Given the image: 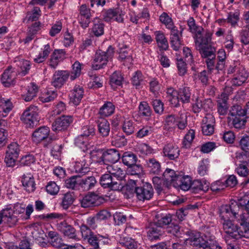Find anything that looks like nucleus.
<instances>
[{
    "instance_id": "1",
    "label": "nucleus",
    "mask_w": 249,
    "mask_h": 249,
    "mask_svg": "<svg viewBox=\"0 0 249 249\" xmlns=\"http://www.w3.org/2000/svg\"><path fill=\"white\" fill-rule=\"evenodd\" d=\"M114 53V48L111 46H109L106 51L99 49L95 55L93 69L97 70L102 68L112 58Z\"/></svg>"
},
{
    "instance_id": "2",
    "label": "nucleus",
    "mask_w": 249,
    "mask_h": 249,
    "mask_svg": "<svg viewBox=\"0 0 249 249\" xmlns=\"http://www.w3.org/2000/svg\"><path fill=\"white\" fill-rule=\"evenodd\" d=\"M186 244H190L195 249H222L217 243L211 244L199 235L193 234L185 240Z\"/></svg>"
},
{
    "instance_id": "3",
    "label": "nucleus",
    "mask_w": 249,
    "mask_h": 249,
    "mask_svg": "<svg viewBox=\"0 0 249 249\" xmlns=\"http://www.w3.org/2000/svg\"><path fill=\"white\" fill-rule=\"evenodd\" d=\"M36 107L32 106L28 107L23 113L21 120L26 124V127H34L38 124L39 118Z\"/></svg>"
},
{
    "instance_id": "4",
    "label": "nucleus",
    "mask_w": 249,
    "mask_h": 249,
    "mask_svg": "<svg viewBox=\"0 0 249 249\" xmlns=\"http://www.w3.org/2000/svg\"><path fill=\"white\" fill-rule=\"evenodd\" d=\"M132 184H134L135 186V192L138 198L140 200L144 201L149 200L153 196V189L152 185L147 182L144 183L142 186L136 187V182L134 180H131Z\"/></svg>"
},
{
    "instance_id": "5",
    "label": "nucleus",
    "mask_w": 249,
    "mask_h": 249,
    "mask_svg": "<svg viewBox=\"0 0 249 249\" xmlns=\"http://www.w3.org/2000/svg\"><path fill=\"white\" fill-rule=\"evenodd\" d=\"M222 225L224 231L231 237L235 239L244 237L240 227L233 223L231 220L229 219H224Z\"/></svg>"
},
{
    "instance_id": "6",
    "label": "nucleus",
    "mask_w": 249,
    "mask_h": 249,
    "mask_svg": "<svg viewBox=\"0 0 249 249\" xmlns=\"http://www.w3.org/2000/svg\"><path fill=\"white\" fill-rule=\"evenodd\" d=\"M104 199L94 193H89L80 200V205L82 208H89L100 205Z\"/></svg>"
},
{
    "instance_id": "7",
    "label": "nucleus",
    "mask_w": 249,
    "mask_h": 249,
    "mask_svg": "<svg viewBox=\"0 0 249 249\" xmlns=\"http://www.w3.org/2000/svg\"><path fill=\"white\" fill-rule=\"evenodd\" d=\"M100 183L104 188H110L114 191L120 190L123 188L120 180L113 178L109 174L102 175L100 178Z\"/></svg>"
},
{
    "instance_id": "8",
    "label": "nucleus",
    "mask_w": 249,
    "mask_h": 249,
    "mask_svg": "<svg viewBox=\"0 0 249 249\" xmlns=\"http://www.w3.org/2000/svg\"><path fill=\"white\" fill-rule=\"evenodd\" d=\"M19 152L18 144L17 143L12 142L8 145L4 160L7 166L12 167L15 165Z\"/></svg>"
},
{
    "instance_id": "9",
    "label": "nucleus",
    "mask_w": 249,
    "mask_h": 249,
    "mask_svg": "<svg viewBox=\"0 0 249 249\" xmlns=\"http://www.w3.org/2000/svg\"><path fill=\"white\" fill-rule=\"evenodd\" d=\"M72 122L70 116H62L55 119L52 124V129L54 131H63L67 129Z\"/></svg>"
},
{
    "instance_id": "10",
    "label": "nucleus",
    "mask_w": 249,
    "mask_h": 249,
    "mask_svg": "<svg viewBox=\"0 0 249 249\" xmlns=\"http://www.w3.org/2000/svg\"><path fill=\"white\" fill-rule=\"evenodd\" d=\"M49 129L46 126H42L36 129L32 134L33 141L38 143L42 141L46 140L48 142L52 141V139L48 137Z\"/></svg>"
},
{
    "instance_id": "11",
    "label": "nucleus",
    "mask_w": 249,
    "mask_h": 249,
    "mask_svg": "<svg viewBox=\"0 0 249 249\" xmlns=\"http://www.w3.org/2000/svg\"><path fill=\"white\" fill-rule=\"evenodd\" d=\"M57 229L63 234L64 236L73 239H76L77 238L76 230L65 221L58 223L57 225Z\"/></svg>"
},
{
    "instance_id": "12",
    "label": "nucleus",
    "mask_w": 249,
    "mask_h": 249,
    "mask_svg": "<svg viewBox=\"0 0 249 249\" xmlns=\"http://www.w3.org/2000/svg\"><path fill=\"white\" fill-rule=\"evenodd\" d=\"M17 72L12 67H9L3 73L1 76V82L5 87H9L15 84Z\"/></svg>"
},
{
    "instance_id": "13",
    "label": "nucleus",
    "mask_w": 249,
    "mask_h": 249,
    "mask_svg": "<svg viewBox=\"0 0 249 249\" xmlns=\"http://www.w3.org/2000/svg\"><path fill=\"white\" fill-rule=\"evenodd\" d=\"M79 11L81 17L79 23L83 28L85 29L89 26L90 23V18L91 16L90 10L86 5L82 4L80 7Z\"/></svg>"
},
{
    "instance_id": "14",
    "label": "nucleus",
    "mask_w": 249,
    "mask_h": 249,
    "mask_svg": "<svg viewBox=\"0 0 249 249\" xmlns=\"http://www.w3.org/2000/svg\"><path fill=\"white\" fill-rule=\"evenodd\" d=\"M203 29H199L197 34L195 35V43L196 48L209 45L211 40V34L206 33L204 36L202 35Z\"/></svg>"
},
{
    "instance_id": "15",
    "label": "nucleus",
    "mask_w": 249,
    "mask_h": 249,
    "mask_svg": "<svg viewBox=\"0 0 249 249\" xmlns=\"http://www.w3.org/2000/svg\"><path fill=\"white\" fill-rule=\"evenodd\" d=\"M69 76L68 71H55L53 75L52 85L55 88H60L66 81Z\"/></svg>"
},
{
    "instance_id": "16",
    "label": "nucleus",
    "mask_w": 249,
    "mask_h": 249,
    "mask_svg": "<svg viewBox=\"0 0 249 249\" xmlns=\"http://www.w3.org/2000/svg\"><path fill=\"white\" fill-rule=\"evenodd\" d=\"M3 223L6 224L10 227L15 226L18 221L17 216L14 214L13 210L11 209L3 210Z\"/></svg>"
},
{
    "instance_id": "17",
    "label": "nucleus",
    "mask_w": 249,
    "mask_h": 249,
    "mask_svg": "<svg viewBox=\"0 0 249 249\" xmlns=\"http://www.w3.org/2000/svg\"><path fill=\"white\" fill-rule=\"evenodd\" d=\"M164 233L163 229L159 226L154 221L149 224L147 234L151 240L159 238Z\"/></svg>"
},
{
    "instance_id": "18",
    "label": "nucleus",
    "mask_w": 249,
    "mask_h": 249,
    "mask_svg": "<svg viewBox=\"0 0 249 249\" xmlns=\"http://www.w3.org/2000/svg\"><path fill=\"white\" fill-rule=\"evenodd\" d=\"M95 178L93 176L87 177L79 179V187L82 190L88 191L92 189L96 184Z\"/></svg>"
},
{
    "instance_id": "19",
    "label": "nucleus",
    "mask_w": 249,
    "mask_h": 249,
    "mask_svg": "<svg viewBox=\"0 0 249 249\" xmlns=\"http://www.w3.org/2000/svg\"><path fill=\"white\" fill-rule=\"evenodd\" d=\"M192 180L189 176H182L177 177L176 182L174 184V187L179 188L183 191H187L191 189Z\"/></svg>"
},
{
    "instance_id": "20",
    "label": "nucleus",
    "mask_w": 249,
    "mask_h": 249,
    "mask_svg": "<svg viewBox=\"0 0 249 249\" xmlns=\"http://www.w3.org/2000/svg\"><path fill=\"white\" fill-rule=\"evenodd\" d=\"M240 225L241 230L242 231L243 237L249 238V213H243L240 215L238 219Z\"/></svg>"
},
{
    "instance_id": "21",
    "label": "nucleus",
    "mask_w": 249,
    "mask_h": 249,
    "mask_svg": "<svg viewBox=\"0 0 249 249\" xmlns=\"http://www.w3.org/2000/svg\"><path fill=\"white\" fill-rule=\"evenodd\" d=\"M180 175L177 174L173 170L166 169L163 174L164 182H165V187L169 188L171 185L174 186V184L176 182L177 177H180Z\"/></svg>"
},
{
    "instance_id": "22",
    "label": "nucleus",
    "mask_w": 249,
    "mask_h": 249,
    "mask_svg": "<svg viewBox=\"0 0 249 249\" xmlns=\"http://www.w3.org/2000/svg\"><path fill=\"white\" fill-rule=\"evenodd\" d=\"M179 150L177 146L171 144H167L163 148V152L164 156L171 160L178 158L179 155Z\"/></svg>"
},
{
    "instance_id": "23",
    "label": "nucleus",
    "mask_w": 249,
    "mask_h": 249,
    "mask_svg": "<svg viewBox=\"0 0 249 249\" xmlns=\"http://www.w3.org/2000/svg\"><path fill=\"white\" fill-rule=\"evenodd\" d=\"M107 169L108 174L113 175L116 178L115 179H119L121 183V180L124 177V173L120 167L115 163L108 165Z\"/></svg>"
},
{
    "instance_id": "24",
    "label": "nucleus",
    "mask_w": 249,
    "mask_h": 249,
    "mask_svg": "<svg viewBox=\"0 0 249 249\" xmlns=\"http://www.w3.org/2000/svg\"><path fill=\"white\" fill-rule=\"evenodd\" d=\"M22 185L28 192H32L35 190V183L33 176L30 174L24 175L21 180Z\"/></svg>"
},
{
    "instance_id": "25",
    "label": "nucleus",
    "mask_w": 249,
    "mask_h": 249,
    "mask_svg": "<svg viewBox=\"0 0 249 249\" xmlns=\"http://www.w3.org/2000/svg\"><path fill=\"white\" fill-rule=\"evenodd\" d=\"M248 77V73L244 70H241L234 75L231 82L232 86H240L246 82Z\"/></svg>"
},
{
    "instance_id": "26",
    "label": "nucleus",
    "mask_w": 249,
    "mask_h": 249,
    "mask_svg": "<svg viewBox=\"0 0 249 249\" xmlns=\"http://www.w3.org/2000/svg\"><path fill=\"white\" fill-rule=\"evenodd\" d=\"M120 158V154L115 149H110L105 151L104 162L115 163Z\"/></svg>"
},
{
    "instance_id": "27",
    "label": "nucleus",
    "mask_w": 249,
    "mask_h": 249,
    "mask_svg": "<svg viewBox=\"0 0 249 249\" xmlns=\"http://www.w3.org/2000/svg\"><path fill=\"white\" fill-rule=\"evenodd\" d=\"M84 90L80 86L75 87L72 90L70 96V101L75 105H78L80 103L83 96Z\"/></svg>"
},
{
    "instance_id": "28",
    "label": "nucleus",
    "mask_w": 249,
    "mask_h": 249,
    "mask_svg": "<svg viewBox=\"0 0 249 249\" xmlns=\"http://www.w3.org/2000/svg\"><path fill=\"white\" fill-rule=\"evenodd\" d=\"M191 189L195 193L200 191L206 192L209 189V183L206 181L202 182L200 180H195L192 182Z\"/></svg>"
},
{
    "instance_id": "29",
    "label": "nucleus",
    "mask_w": 249,
    "mask_h": 249,
    "mask_svg": "<svg viewBox=\"0 0 249 249\" xmlns=\"http://www.w3.org/2000/svg\"><path fill=\"white\" fill-rule=\"evenodd\" d=\"M200 53L201 54L202 57L208 58L210 57H215V49L212 47L211 45L207 46H204L203 47L196 48Z\"/></svg>"
},
{
    "instance_id": "30",
    "label": "nucleus",
    "mask_w": 249,
    "mask_h": 249,
    "mask_svg": "<svg viewBox=\"0 0 249 249\" xmlns=\"http://www.w3.org/2000/svg\"><path fill=\"white\" fill-rule=\"evenodd\" d=\"M247 118L228 117V123L231 124L235 128L241 129L243 128L247 122Z\"/></svg>"
},
{
    "instance_id": "31",
    "label": "nucleus",
    "mask_w": 249,
    "mask_h": 249,
    "mask_svg": "<svg viewBox=\"0 0 249 249\" xmlns=\"http://www.w3.org/2000/svg\"><path fill=\"white\" fill-rule=\"evenodd\" d=\"M98 130L100 134L103 137H107L110 132V124L106 119H102L98 120Z\"/></svg>"
},
{
    "instance_id": "32",
    "label": "nucleus",
    "mask_w": 249,
    "mask_h": 249,
    "mask_svg": "<svg viewBox=\"0 0 249 249\" xmlns=\"http://www.w3.org/2000/svg\"><path fill=\"white\" fill-rule=\"evenodd\" d=\"M122 159L123 163L128 167L134 165L138 160L136 155L131 152H124Z\"/></svg>"
},
{
    "instance_id": "33",
    "label": "nucleus",
    "mask_w": 249,
    "mask_h": 249,
    "mask_svg": "<svg viewBox=\"0 0 249 249\" xmlns=\"http://www.w3.org/2000/svg\"><path fill=\"white\" fill-rule=\"evenodd\" d=\"M154 221L156 222L159 226L163 228L165 226H169L171 224L172 216L170 214H166L165 215L160 216L157 215Z\"/></svg>"
},
{
    "instance_id": "34",
    "label": "nucleus",
    "mask_w": 249,
    "mask_h": 249,
    "mask_svg": "<svg viewBox=\"0 0 249 249\" xmlns=\"http://www.w3.org/2000/svg\"><path fill=\"white\" fill-rule=\"evenodd\" d=\"M147 165L149 171L154 174H158L160 172L161 167L159 162L155 159H149L146 160Z\"/></svg>"
},
{
    "instance_id": "35",
    "label": "nucleus",
    "mask_w": 249,
    "mask_h": 249,
    "mask_svg": "<svg viewBox=\"0 0 249 249\" xmlns=\"http://www.w3.org/2000/svg\"><path fill=\"white\" fill-rule=\"evenodd\" d=\"M156 40L160 50H167L168 43L163 33L160 31L156 32Z\"/></svg>"
},
{
    "instance_id": "36",
    "label": "nucleus",
    "mask_w": 249,
    "mask_h": 249,
    "mask_svg": "<svg viewBox=\"0 0 249 249\" xmlns=\"http://www.w3.org/2000/svg\"><path fill=\"white\" fill-rule=\"evenodd\" d=\"M75 172L84 175L89 171L88 165L86 164V160L84 158L80 161H76L74 165Z\"/></svg>"
},
{
    "instance_id": "37",
    "label": "nucleus",
    "mask_w": 249,
    "mask_h": 249,
    "mask_svg": "<svg viewBox=\"0 0 249 249\" xmlns=\"http://www.w3.org/2000/svg\"><path fill=\"white\" fill-rule=\"evenodd\" d=\"M229 115L230 117L245 118L246 114L244 108L240 105H235L231 107Z\"/></svg>"
},
{
    "instance_id": "38",
    "label": "nucleus",
    "mask_w": 249,
    "mask_h": 249,
    "mask_svg": "<svg viewBox=\"0 0 249 249\" xmlns=\"http://www.w3.org/2000/svg\"><path fill=\"white\" fill-rule=\"evenodd\" d=\"M114 106L111 102H107L100 108L99 113L103 117H107L114 112Z\"/></svg>"
},
{
    "instance_id": "39",
    "label": "nucleus",
    "mask_w": 249,
    "mask_h": 249,
    "mask_svg": "<svg viewBox=\"0 0 249 249\" xmlns=\"http://www.w3.org/2000/svg\"><path fill=\"white\" fill-rule=\"evenodd\" d=\"M79 176H73L65 180V185L67 188L75 189L79 187Z\"/></svg>"
},
{
    "instance_id": "40",
    "label": "nucleus",
    "mask_w": 249,
    "mask_h": 249,
    "mask_svg": "<svg viewBox=\"0 0 249 249\" xmlns=\"http://www.w3.org/2000/svg\"><path fill=\"white\" fill-rule=\"evenodd\" d=\"M178 95L183 103H189L191 95V90L189 88H183L180 89Z\"/></svg>"
},
{
    "instance_id": "41",
    "label": "nucleus",
    "mask_w": 249,
    "mask_h": 249,
    "mask_svg": "<svg viewBox=\"0 0 249 249\" xmlns=\"http://www.w3.org/2000/svg\"><path fill=\"white\" fill-rule=\"evenodd\" d=\"M123 78L120 72L115 71L110 77V84L111 86L114 89L116 86H121Z\"/></svg>"
},
{
    "instance_id": "42",
    "label": "nucleus",
    "mask_w": 249,
    "mask_h": 249,
    "mask_svg": "<svg viewBox=\"0 0 249 249\" xmlns=\"http://www.w3.org/2000/svg\"><path fill=\"white\" fill-rule=\"evenodd\" d=\"M120 243L128 249H136L138 247L137 242L129 237H124L121 240Z\"/></svg>"
},
{
    "instance_id": "43",
    "label": "nucleus",
    "mask_w": 249,
    "mask_h": 249,
    "mask_svg": "<svg viewBox=\"0 0 249 249\" xmlns=\"http://www.w3.org/2000/svg\"><path fill=\"white\" fill-rule=\"evenodd\" d=\"M105 151L102 149L93 150L90 152L92 160L97 162H104Z\"/></svg>"
},
{
    "instance_id": "44",
    "label": "nucleus",
    "mask_w": 249,
    "mask_h": 249,
    "mask_svg": "<svg viewBox=\"0 0 249 249\" xmlns=\"http://www.w3.org/2000/svg\"><path fill=\"white\" fill-rule=\"evenodd\" d=\"M140 114L143 116L149 117L151 114V110L148 103L146 102H142L139 107Z\"/></svg>"
},
{
    "instance_id": "45",
    "label": "nucleus",
    "mask_w": 249,
    "mask_h": 249,
    "mask_svg": "<svg viewBox=\"0 0 249 249\" xmlns=\"http://www.w3.org/2000/svg\"><path fill=\"white\" fill-rule=\"evenodd\" d=\"M51 51L50 45H46L44 46V49L42 53H40L37 58L34 59L35 62L40 63L43 62L47 58Z\"/></svg>"
},
{
    "instance_id": "46",
    "label": "nucleus",
    "mask_w": 249,
    "mask_h": 249,
    "mask_svg": "<svg viewBox=\"0 0 249 249\" xmlns=\"http://www.w3.org/2000/svg\"><path fill=\"white\" fill-rule=\"evenodd\" d=\"M152 181L155 189L158 194H160L163 190V187H165V182L158 177H154Z\"/></svg>"
},
{
    "instance_id": "47",
    "label": "nucleus",
    "mask_w": 249,
    "mask_h": 249,
    "mask_svg": "<svg viewBox=\"0 0 249 249\" xmlns=\"http://www.w3.org/2000/svg\"><path fill=\"white\" fill-rule=\"evenodd\" d=\"M123 130L127 135H130L133 133L135 130L133 122L130 120L124 121L123 125Z\"/></svg>"
},
{
    "instance_id": "48",
    "label": "nucleus",
    "mask_w": 249,
    "mask_h": 249,
    "mask_svg": "<svg viewBox=\"0 0 249 249\" xmlns=\"http://www.w3.org/2000/svg\"><path fill=\"white\" fill-rule=\"evenodd\" d=\"M74 198L72 194L67 193L65 194L62 202V206L65 209H67L73 203Z\"/></svg>"
},
{
    "instance_id": "49",
    "label": "nucleus",
    "mask_w": 249,
    "mask_h": 249,
    "mask_svg": "<svg viewBox=\"0 0 249 249\" xmlns=\"http://www.w3.org/2000/svg\"><path fill=\"white\" fill-rule=\"evenodd\" d=\"M94 26L92 27V32L97 36H100L104 34V25L103 23L98 22L96 23L95 20H94Z\"/></svg>"
},
{
    "instance_id": "50",
    "label": "nucleus",
    "mask_w": 249,
    "mask_h": 249,
    "mask_svg": "<svg viewBox=\"0 0 249 249\" xmlns=\"http://www.w3.org/2000/svg\"><path fill=\"white\" fill-rule=\"evenodd\" d=\"M87 138L82 136H79L75 140L76 145L81 148L82 151H85L87 149Z\"/></svg>"
},
{
    "instance_id": "51",
    "label": "nucleus",
    "mask_w": 249,
    "mask_h": 249,
    "mask_svg": "<svg viewBox=\"0 0 249 249\" xmlns=\"http://www.w3.org/2000/svg\"><path fill=\"white\" fill-rule=\"evenodd\" d=\"M80 228L82 236L85 240L94 234L90 228L85 224H82Z\"/></svg>"
},
{
    "instance_id": "52",
    "label": "nucleus",
    "mask_w": 249,
    "mask_h": 249,
    "mask_svg": "<svg viewBox=\"0 0 249 249\" xmlns=\"http://www.w3.org/2000/svg\"><path fill=\"white\" fill-rule=\"evenodd\" d=\"M81 70L80 63L78 61H76L72 65V71H71L72 74L71 76V80H73L80 75L81 73Z\"/></svg>"
},
{
    "instance_id": "53",
    "label": "nucleus",
    "mask_w": 249,
    "mask_h": 249,
    "mask_svg": "<svg viewBox=\"0 0 249 249\" xmlns=\"http://www.w3.org/2000/svg\"><path fill=\"white\" fill-rule=\"evenodd\" d=\"M89 244L91 246L93 249H98L99 248V243L101 241L100 237H97L93 234L87 239H86Z\"/></svg>"
},
{
    "instance_id": "54",
    "label": "nucleus",
    "mask_w": 249,
    "mask_h": 249,
    "mask_svg": "<svg viewBox=\"0 0 249 249\" xmlns=\"http://www.w3.org/2000/svg\"><path fill=\"white\" fill-rule=\"evenodd\" d=\"M195 136L194 130H190L187 134H186L184 138L183 141V146L187 147L190 145Z\"/></svg>"
},
{
    "instance_id": "55",
    "label": "nucleus",
    "mask_w": 249,
    "mask_h": 249,
    "mask_svg": "<svg viewBox=\"0 0 249 249\" xmlns=\"http://www.w3.org/2000/svg\"><path fill=\"white\" fill-rule=\"evenodd\" d=\"M160 21L164 24L168 28L173 26V22L172 18L166 13H163L160 17Z\"/></svg>"
},
{
    "instance_id": "56",
    "label": "nucleus",
    "mask_w": 249,
    "mask_h": 249,
    "mask_svg": "<svg viewBox=\"0 0 249 249\" xmlns=\"http://www.w3.org/2000/svg\"><path fill=\"white\" fill-rule=\"evenodd\" d=\"M47 192L51 195H56L59 190V187L54 182L48 183L46 187Z\"/></svg>"
},
{
    "instance_id": "57",
    "label": "nucleus",
    "mask_w": 249,
    "mask_h": 249,
    "mask_svg": "<svg viewBox=\"0 0 249 249\" xmlns=\"http://www.w3.org/2000/svg\"><path fill=\"white\" fill-rule=\"evenodd\" d=\"M241 42L245 45L249 44V28L248 26L244 27L240 33Z\"/></svg>"
},
{
    "instance_id": "58",
    "label": "nucleus",
    "mask_w": 249,
    "mask_h": 249,
    "mask_svg": "<svg viewBox=\"0 0 249 249\" xmlns=\"http://www.w3.org/2000/svg\"><path fill=\"white\" fill-rule=\"evenodd\" d=\"M177 60L179 74L181 76L184 75L187 71L186 62L181 58H177Z\"/></svg>"
},
{
    "instance_id": "59",
    "label": "nucleus",
    "mask_w": 249,
    "mask_h": 249,
    "mask_svg": "<svg viewBox=\"0 0 249 249\" xmlns=\"http://www.w3.org/2000/svg\"><path fill=\"white\" fill-rule=\"evenodd\" d=\"M18 66L20 68L22 74L25 75L30 69V63L27 60H22L19 62Z\"/></svg>"
},
{
    "instance_id": "60",
    "label": "nucleus",
    "mask_w": 249,
    "mask_h": 249,
    "mask_svg": "<svg viewBox=\"0 0 249 249\" xmlns=\"http://www.w3.org/2000/svg\"><path fill=\"white\" fill-rule=\"evenodd\" d=\"M0 107L3 111L6 113L11 110V103L9 100H5L4 98H0Z\"/></svg>"
},
{
    "instance_id": "61",
    "label": "nucleus",
    "mask_w": 249,
    "mask_h": 249,
    "mask_svg": "<svg viewBox=\"0 0 249 249\" xmlns=\"http://www.w3.org/2000/svg\"><path fill=\"white\" fill-rule=\"evenodd\" d=\"M239 14L237 12L230 13L227 19V22L234 26L239 19Z\"/></svg>"
},
{
    "instance_id": "62",
    "label": "nucleus",
    "mask_w": 249,
    "mask_h": 249,
    "mask_svg": "<svg viewBox=\"0 0 249 249\" xmlns=\"http://www.w3.org/2000/svg\"><path fill=\"white\" fill-rule=\"evenodd\" d=\"M119 58L120 59H128L129 60H131V57L130 55L128 50H127L126 45L120 48L119 49Z\"/></svg>"
},
{
    "instance_id": "63",
    "label": "nucleus",
    "mask_w": 249,
    "mask_h": 249,
    "mask_svg": "<svg viewBox=\"0 0 249 249\" xmlns=\"http://www.w3.org/2000/svg\"><path fill=\"white\" fill-rule=\"evenodd\" d=\"M187 24L189 26L190 31L193 33H195V35L197 34L199 29H202L201 27H199L196 26L195 20L192 17L189 18L187 21Z\"/></svg>"
},
{
    "instance_id": "64",
    "label": "nucleus",
    "mask_w": 249,
    "mask_h": 249,
    "mask_svg": "<svg viewBox=\"0 0 249 249\" xmlns=\"http://www.w3.org/2000/svg\"><path fill=\"white\" fill-rule=\"evenodd\" d=\"M34 161L35 160L34 157L31 155H26L24 156H23L19 160L20 165L23 166H29L33 163Z\"/></svg>"
}]
</instances>
